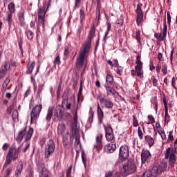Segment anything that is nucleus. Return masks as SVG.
Listing matches in <instances>:
<instances>
[{"label": "nucleus", "mask_w": 177, "mask_h": 177, "mask_svg": "<svg viewBox=\"0 0 177 177\" xmlns=\"http://www.w3.org/2000/svg\"><path fill=\"white\" fill-rule=\"evenodd\" d=\"M77 111H78V106H77V108L75 110V115H74V117H73V122H75L76 124L78 121V116H77Z\"/></svg>", "instance_id": "obj_51"}, {"label": "nucleus", "mask_w": 177, "mask_h": 177, "mask_svg": "<svg viewBox=\"0 0 177 177\" xmlns=\"http://www.w3.org/2000/svg\"><path fill=\"white\" fill-rule=\"evenodd\" d=\"M42 110V104L37 105L33 108L30 113V122H35L37 120H38V117H39V114H41V111Z\"/></svg>", "instance_id": "obj_6"}, {"label": "nucleus", "mask_w": 177, "mask_h": 177, "mask_svg": "<svg viewBox=\"0 0 177 177\" xmlns=\"http://www.w3.org/2000/svg\"><path fill=\"white\" fill-rule=\"evenodd\" d=\"M162 102L165 106V110H168V100H167V97L165 95L163 97Z\"/></svg>", "instance_id": "obj_47"}, {"label": "nucleus", "mask_w": 177, "mask_h": 177, "mask_svg": "<svg viewBox=\"0 0 177 177\" xmlns=\"http://www.w3.org/2000/svg\"><path fill=\"white\" fill-rule=\"evenodd\" d=\"M57 132L59 135H68V130L66 128V124L64 123L59 124L57 127Z\"/></svg>", "instance_id": "obj_15"}, {"label": "nucleus", "mask_w": 177, "mask_h": 177, "mask_svg": "<svg viewBox=\"0 0 177 177\" xmlns=\"http://www.w3.org/2000/svg\"><path fill=\"white\" fill-rule=\"evenodd\" d=\"M105 130V138L108 142L111 141V125L108 124L107 126H104Z\"/></svg>", "instance_id": "obj_16"}, {"label": "nucleus", "mask_w": 177, "mask_h": 177, "mask_svg": "<svg viewBox=\"0 0 177 177\" xmlns=\"http://www.w3.org/2000/svg\"><path fill=\"white\" fill-rule=\"evenodd\" d=\"M25 34H26L28 39H29V41L32 40V38H34V32H32V31H31L30 30H26L25 32Z\"/></svg>", "instance_id": "obj_37"}, {"label": "nucleus", "mask_w": 177, "mask_h": 177, "mask_svg": "<svg viewBox=\"0 0 177 177\" xmlns=\"http://www.w3.org/2000/svg\"><path fill=\"white\" fill-rule=\"evenodd\" d=\"M55 142L53 140H50L47 145L46 146L45 151H44V156L46 158H49L52 154H53L55 151Z\"/></svg>", "instance_id": "obj_8"}, {"label": "nucleus", "mask_w": 177, "mask_h": 177, "mask_svg": "<svg viewBox=\"0 0 177 177\" xmlns=\"http://www.w3.org/2000/svg\"><path fill=\"white\" fill-rule=\"evenodd\" d=\"M53 115V109L52 107H49L48 109L47 114L46 116V121H48L49 122L50 121V120L52 119Z\"/></svg>", "instance_id": "obj_26"}, {"label": "nucleus", "mask_w": 177, "mask_h": 177, "mask_svg": "<svg viewBox=\"0 0 177 177\" xmlns=\"http://www.w3.org/2000/svg\"><path fill=\"white\" fill-rule=\"evenodd\" d=\"M111 67H116L117 71L116 73L118 75H122V73L124 71V67L121 66L118 64V59H113L111 62Z\"/></svg>", "instance_id": "obj_11"}, {"label": "nucleus", "mask_w": 177, "mask_h": 177, "mask_svg": "<svg viewBox=\"0 0 177 177\" xmlns=\"http://www.w3.org/2000/svg\"><path fill=\"white\" fill-rule=\"evenodd\" d=\"M151 156V153H150V151L147 149H142L141 152V161L142 164H145L147 159Z\"/></svg>", "instance_id": "obj_14"}, {"label": "nucleus", "mask_w": 177, "mask_h": 177, "mask_svg": "<svg viewBox=\"0 0 177 177\" xmlns=\"http://www.w3.org/2000/svg\"><path fill=\"white\" fill-rule=\"evenodd\" d=\"M136 63L137 65H136L135 67H137V68H139V67L143 68V62H142V61L140 60V55H138V56L136 57Z\"/></svg>", "instance_id": "obj_40"}, {"label": "nucleus", "mask_w": 177, "mask_h": 177, "mask_svg": "<svg viewBox=\"0 0 177 177\" xmlns=\"http://www.w3.org/2000/svg\"><path fill=\"white\" fill-rule=\"evenodd\" d=\"M71 128H72V135H77V133H78V129H77V123L72 122Z\"/></svg>", "instance_id": "obj_38"}, {"label": "nucleus", "mask_w": 177, "mask_h": 177, "mask_svg": "<svg viewBox=\"0 0 177 177\" xmlns=\"http://www.w3.org/2000/svg\"><path fill=\"white\" fill-rule=\"evenodd\" d=\"M158 133H159V135H160V137L162 138V140L167 138V135H165V131L164 130L162 131L158 130Z\"/></svg>", "instance_id": "obj_53"}, {"label": "nucleus", "mask_w": 177, "mask_h": 177, "mask_svg": "<svg viewBox=\"0 0 177 177\" xmlns=\"http://www.w3.org/2000/svg\"><path fill=\"white\" fill-rule=\"evenodd\" d=\"M6 20L9 26V27L12 26V23H13V14L8 12L7 14V17Z\"/></svg>", "instance_id": "obj_27"}, {"label": "nucleus", "mask_w": 177, "mask_h": 177, "mask_svg": "<svg viewBox=\"0 0 177 177\" xmlns=\"http://www.w3.org/2000/svg\"><path fill=\"white\" fill-rule=\"evenodd\" d=\"M12 118L14 122H19V111L17 110H14L12 113Z\"/></svg>", "instance_id": "obj_34"}, {"label": "nucleus", "mask_w": 177, "mask_h": 177, "mask_svg": "<svg viewBox=\"0 0 177 177\" xmlns=\"http://www.w3.org/2000/svg\"><path fill=\"white\" fill-rule=\"evenodd\" d=\"M138 135L139 139L142 140V139H143V132L142 131V129L140 128V127H138Z\"/></svg>", "instance_id": "obj_49"}, {"label": "nucleus", "mask_w": 177, "mask_h": 177, "mask_svg": "<svg viewBox=\"0 0 177 177\" xmlns=\"http://www.w3.org/2000/svg\"><path fill=\"white\" fill-rule=\"evenodd\" d=\"M9 71L6 68H5L3 66L0 68V80H2V78H5L6 77V73Z\"/></svg>", "instance_id": "obj_30"}, {"label": "nucleus", "mask_w": 177, "mask_h": 177, "mask_svg": "<svg viewBox=\"0 0 177 177\" xmlns=\"http://www.w3.org/2000/svg\"><path fill=\"white\" fill-rule=\"evenodd\" d=\"M63 135V143H64V146H67L68 143V134H66L64 136V134Z\"/></svg>", "instance_id": "obj_45"}, {"label": "nucleus", "mask_w": 177, "mask_h": 177, "mask_svg": "<svg viewBox=\"0 0 177 177\" xmlns=\"http://www.w3.org/2000/svg\"><path fill=\"white\" fill-rule=\"evenodd\" d=\"M111 144H107L106 145L104 146V150L105 151V153H111V145H110Z\"/></svg>", "instance_id": "obj_46"}, {"label": "nucleus", "mask_w": 177, "mask_h": 177, "mask_svg": "<svg viewBox=\"0 0 177 177\" xmlns=\"http://www.w3.org/2000/svg\"><path fill=\"white\" fill-rule=\"evenodd\" d=\"M82 160L84 167H86V156L84 152H82Z\"/></svg>", "instance_id": "obj_56"}, {"label": "nucleus", "mask_w": 177, "mask_h": 177, "mask_svg": "<svg viewBox=\"0 0 177 177\" xmlns=\"http://www.w3.org/2000/svg\"><path fill=\"white\" fill-rule=\"evenodd\" d=\"M164 121L167 124H169L171 121V116L169 115V113H168V109H165V118Z\"/></svg>", "instance_id": "obj_36"}, {"label": "nucleus", "mask_w": 177, "mask_h": 177, "mask_svg": "<svg viewBox=\"0 0 177 177\" xmlns=\"http://www.w3.org/2000/svg\"><path fill=\"white\" fill-rule=\"evenodd\" d=\"M19 20L20 23H23V21H24V11L23 10L19 11Z\"/></svg>", "instance_id": "obj_43"}, {"label": "nucleus", "mask_w": 177, "mask_h": 177, "mask_svg": "<svg viewBox=\"0 0 177 177\" xmlns=\"http://www.w3.org/2000/svg\"><path fill=\"white\" fill-rule=\"evenodd\" d=\"M135 70L137 73V77H139V78H140V80H143V78H145V76L143 75V74H144L143 68L135 67Z\"/></svg>", "instance_id": "obj_25"}, {"label": "nucleus", "mask_w": 177, "mask_h": 177, "mask_svg": "<svg viewBox=\"0 0 177 177\" xmlns=\"http://www.w3.org/2000/svg\"><path fill=\"white\" fill-rule=\"evenodd\" d=\"M55 66L57 65H60V63H61V61H60V55H59V54H57L55 55V58L54 59V62H53Z\"/></svg>", "instance_id": "obj_42"}, {"label": "nucleus", "mask_w": 177, "mask_h": 177, "mask_svg": "<svg viewBox=\"0 0 177 177\" xmlns=\"http://www.w3.org/2000/svg\"><path fill=\"white\" fill-rule=\"evenodd\" d=\"M168 30V26L167 25V19H165L163 24V28L162 31V37L160 41H165V38H167V31Z\"/></svg>", "instance_id": "obj_18"}, {"label": "nucleus", "mask_w": 177, "mask_h": 177, "mask_svg": "<svg viewBox=\"0 0 177 177\" xmlns=\"http://www.w3.org/2000/svg\"><path fill=\"white\" fill-rule=\"evenodd\" d=\"M152 174H156V176H157V174H161L162 171L161 170V167L159 166H153L152 167L151 171H150Z\"/></svg>", "instance_id": "obj_33"}, {"label": "nucleus", "mask_w": 177, "mask_h": 177, "mask_svg": "<svg viewBox=\"0 0 177 177\" xmlns=\"http://www.w3.org/2000/svg\"><path fill=\"white\" fill-rule=\"evenodd\" d=\"M129 157V148L128 145H124L120 148L119 158L120 160H127Z\"/></svg>", "instance_id": "obj_9"}, {"label": "nucleus", "mask_w": 177, "mask_h": 177, "mask_svg": "<svg viewBox=\"0 0 177 177\" xmlns=\"http://www.w3.org/2000/svg\"><path fill=\"white\" fill-rule=\"evenodd\" d=\"M80 20L82 21L85 19V12H84V10H80Z\"/></svg>", "instance_id": "obj_60"}, {"label": "nucleus", "mask_w": 177, "mask_h": 177, "mask_svg": "<svg viewBox=\"0 0 177 177\" xmlns=\"http://www.w3.org/2000/svg\"><path fill=\"white\" fill-rule=\"evenodd\" d=\"M176 162V156L174 153H170L169 158V165L171 167H174Z\"/></svg>", "instance_id": "obj_24"}, {"label": "nucleus", "mask_w": 177, "mask_h": 177, "mask_svg": "<svg viewBox=\"0 0 177 177\" xmlns=\"http://www.w3.org/2000/svg\"><path fill=\"white\" fill-rule=\"evenodd\" d=\"M41 27L45 31V18H38L37 32H41Z\"/></svg>", "instance_id": "obj_17"}, {"label": "nucleus", "mask_w": 177, "mask_h": 177, "mask_svg": "<svg viewBox=\"0 0 177 177\" xmlns=\"http://www.w3.org/2000/svg\"><path fill=\"white\" fill-rule=\"evenodd\" d=\"M9 147H10V145L9 143H4L2 147V150H3V151H6Z\"/></svg>", "instance_id": "obj_58"}, {"label": "nucleus", "mask_w": 177, "mask_h": 177, "mask_svg": "<svg viewBox=\"0 0 177 177\" xmlns=\"http://www.w3.org/2000/svg\"><path fill=\"white\" fill-rule=\"evenodd\" d=\"M89 114H90V116L88 118V121L90 122H92V121H93V111H90Z\"/></svg>", "instance_id": "obj_64"}, {"label": "nucleus", "mask_w": 177, "mask_h": 177, "mask_svg": "<svg viewBox=\"0 0 177 177\" xmlns=\"http://www.w3.org/2000/svg\"><path fill=\"white\" fill-rule=\"evenodd\" d=\"M114 139V136L112 137V142H111V150H113V151H115V149H117V144L113 141Z\"/></svg>", "instance_id": "obj_54"}, {"label": "nucleus", "mask_w": 177, "mask_h": 177, "mask_svg": "<svg viewBox=\"0 0 177 177\" xmlns=\"http://www.w3.org/2000/svg\"><path fill=\"white\" fill-rule=\"evenodd\" d=\"M136 41L140 44V30H136Z\"/></svg>", "instance_id": "obj_50"}, {"label": "nucleus", "mask_w": 177, "mask_h": 177, "mask_svg": "<svg viewBox=\"0 0 177 177\" xmlns=\"http://www.w3.org/2000/svg\"><path fill=\"white\" fill-rule=\"evenodd\" d=\"M96 146H95V149L97 150H102V149L103 148V146L102 145V139H100V138L99 137V136H96Z\"/></svg>", "instance_id": "obj_28"}, {"label": "nucleus", "mask_w": 177, "mask_h": 177, "mask_svg": "<svg viewBox=\"0 0 177 177\" xmlns=\"http://www.w3.org/2000/svg\"><path fill=\"white\" fill-rule=\"evenodd\" d=\"M8 10L9 13L14 14L16 12V6L15 5V3H10L8 4Z\"/></svg>", "instance_id": "obj_35"}, {"label": "nucleus", "mask_w": 177, "mask_h": 177, "mask_svg": "<svg viewBox=\"0 0 177 177\" xmlns=\"http://www.w3.org/2000/svg\"><path fill=\"white\" fill-rule=\"evenodd\" d=\"M154 37L161 41V38H162V33L159 34V33L155 32Z\"/></svg>", "instance_id": "obj_62"}, {"label": "nucleus", "mask_w": 177, "mask_h": 177, "mask_svg": "<svg viewBox=\"0 0 177 177\" xmlns=\"http://www.w3.org/2000/svg\"><path fill=\"white\" fill-rule=\"evenodd\" d=\"M145 142H147L149 146V147H151L153 145H154V139L150 136H146L145 137Z\"/></svg>", "instance_id": "obj_29"}, {"label": "nucleus", "mask_w": 177, "mask_h": 177, "mask_svg": "<svg viewBox=\"0 0 177 177\" xmlns=\"http://www.w3.org/2000/svg\"><path fill=\"white\" fill-rule=\"evenodd\" d=\"M54 115L55 116V118H54V121H59V120H62V117L63 115L62 106L55 107Z\"/></svg>", "instance_id": "obj_12"}, {"label": "nucleus", "mask_w": 177, "mask_h": 177, "mask_svg": "<svg viewBox=\"0 0 177 177\" xmlns=\"http://www.w3.org/2000/svg\"><path fill=\"white\" fill-rule=\"evenodd\" d=\"M46 6H43L39 9L38 18L45 19V15H46Z\"/></svg>", "instance_id": "obj_21"}, {"label": "nucleus", "mask_w": 177, "mask_h": 177, "mask_svg": "<svg viewBox=\"0 0 177 177\" xmlns=\"http://www.w3.org/2000/svg\"><path fill=\"white\" fill-rule=\"evenodd\" d=\"M139 125V122L138 121V118L136 116L133 115V127L136 128Z\"/></svg>", "instance_id": "obj_48"}, {"label": "nucleus", "mask_w": 177, "mask_h": 177, "mask_svg": "<svg viewBox=\"0 0 177 177\" xmlns=\"http://www.w3.org/2000/svg\"><path fill=\"white\" fill-rule=\"evenodd\" d=\"M9 71L6 68H5L3 66L0 68V80H2V78H5L6 77V73Z\"/></svg>", "instance_id": "obj_31"}, {"label": "nucleus", "mask_w": 177, "mask_h": 177, "mask_svg": "<svg viewBox=\"0 0 177 177\" xmlns=\"http://www.w3.org/2000/svg\"><path fill=\"white\" fill-rule=\"evenodd\" d=\"M10 82V79H9V77H6V79L4 80L3 83V86H8Z\"/></svg>", "instance_id": "obj_61"}, {"label": "nucleus", "mask_w": 177, "mask_h": 177, "mask_svg": "<svg viewBox=\"0 0 177 177\" xmlns=\"http://www.w3.org/2000/svg\"><path fill=\"white\" fill-rule=\"evenodd\" d=\"M93 35H95V29L92 28L89 32L86 41L80 48L76 62V67L77 68H82V66H84V60H85V56L89 53V49H91L92 45V38H93Z\"/></svg>", "instance_id": "obj_1"}, {"label": "nucleus", "mask_w": 177, "mask_h": 177, "mask_svg": "<svg viewBox=\"0 0 177 177\" xmlns=\"http://www.w3.org/2000/svg\"><path fill=\"white\" fill-rule=\"evenodd\" d=\"M108 28H107V30L105 32V36L104 37V39H106V38H107V34H109V32L110 31L111 28V24L110 23L107 24Z\"/></svg>", "instance_id": "obj_59"}, {"label": "nucleus", "mask_w": 177, "mask_h": 177, "mask_svg": "<svg viewBox=\"0 0 177 177\" xmlns=\"http://www.w3.org/2000/svg\"><path fill=\"white\" fill-rule=\"evenodd\" d=\"M42 91H44V84H39L37 90V96L39 97H41V93H42Z\"/></svg>", "instance_id": "obj_44"}, {"label": "nucleus", "mask_w": 177, "mask_h": 177, "mask_svg": "<svg viewBox=\"0 0 177 177\" xmlns=\"http://www.w3.org/2000/svg\"><path fill=\"white\" fill-rule=\"evenodd\" d=\"M143 177H157L156 174L149 171H145L142 174Z\"/></svg>", "instance_id": "obj_41"}, {"label": "nucleus", "mask_w": 177, "mask_h": 177, "mask_svg": "<svg viewBox=\"0 0 177 177\" xmlns=\"http://www.w3.org/2000/svg\"><path fill=\"white\" fill-rule=\"evenodd\" d=\"M176 80H177V78L176 77H172V79H171V86H172V88H174V89H177V88H176Z\"/></svg>", "instance_id": "obj_55"}, {"label": "nucleus", "mask_w": 177, "mask_h": 177, "mask_svg": "<svg viewBox=\"0 0 177 177\" xmlns=\"http://www.w3.org/2000/svg\"><path fill=\"white\" fill-rule=\"evenodd\" d=\"M108 95H111V75L107 73L106 77V84L104 85Z\"/></svg>", "instance_id": "obj_10"}, {"label": "nucleus", "mask_w": 177, "mask_h": 177, "mask_svg": "<svg viewBox=\"0 0 177 177\" xmlns=\"http://www.w3.org/2000/svg\"><path fill=\"white\" fill-rule=\"evenodd\" d=\"M20 151H21V145L16 147V145L13 144L8 149L6 157V161L3 166V169H5L8 168V165H9L12 161H16L18 160L20 156Z\"/></svg>", "instance_id": "obj_2"}, {"label": "nucleus", "mask_w": 177, "mask_h": 177, "mask_svg": "<svg viewBox=\"0 0 177 177\" xmlns=\"http://www.w3.org/2000/svg\"><path fill=\"white\" fill-rule=\"evenodd\" d=\"M97 115L99 118L100 122L102 123L104 115H103V111H102V108H100V105H99V104H97Z\"/></svg>", "instance_id": "obj_32"}, {"label": "nucleus", "mask_w": 177, "mask_h": 177, "mask_svg": "<svg viewBox=\"0 0 177 177\" xmlns=\"http://www.w3.org/2000/svg\"><path fill=\"white\" fill-rule=\"evenodd\" d=\"M113 121L121 122V116H120V113L115 114L113 115Z\"/></svg>", "instance_id": "obj_52"}, {"label": "nucleus", "mask_w": 177, "mask_h": 177, "mask_svg": "<svg viewBox=\"0 0 177 177\" xmlns=\"http://www.w3.org/2000/svg\"><path fill=\"white\" fill-rule=\"evenodd\" d=\"M173 132L174 131H169L167 142H169V140H174V135H172Z\"/></svg>", "instance_id": "obj_63"}, {"label": "nucleus", "mask_w": 177, "mask_h": 177, "mask_svg": "<svg viewBox=\"0 0 177 177\" xmlns=\"http://www.w3.org/2000/svg\"><path fill=\"white\" fill-rule=\"evenodd\" d=\"M142 6L143 4L140 2H138L137 4L136 9L135 10L137 15L136 24L137 26H140L143 23V10H142Z\"/></svg>", "instance_id": "obj_7"}, {"label": "nucleus", "mask_w": 177, "mask_h": 177, "mask_svg": "<svg viewBox=\"0 0 177 177\" xmlns=\"http://www.w3.org/2000/svg\"><path fill=\"white\" fill-rule=\"evenodd\" d=\"M100 103L102 104H104L105 107L107 109H111V100H106L103 97L100 98Z\"/></svg>", "instance_id": "obj_23"}, {"label": "nucleus", "mask_w": 177, "mask_h": 177, "mask_svg": "<svg viewBox=\"0 0 177 177\" xmlns=\"http://www.w3.org/2000/svg\"><path fill=\"white\" fill-rule=\"evenodd\" d=\"M23 168H24V163L23 160H19L15 170V176L19 177L21 175V171H23Z\"/></svg>", "instance_id": "obj_13"}, {"label": "nucleus", "mask_w": 177, "mask_h": 177, "mask_svg": "<svg viewBox=\"0 0 177 177\" xmlns=\"http://www.w3.org/2000/svg\"><path fill=\"white\" fill-rule=\"evenodd\" d=\"M161 71L163 73V75H167L168 74V65H167V64H162Z\"/></svg>", "instance_id": "obj_39"}, {"label": "nucleus", "mask_w": 177, "mask_h": 177, "mask_svg": "<svg viewBox=\"0 0 177 177\" xmlns=\"http://www.w3.org/2000/svg\"><path fill=\"white\" fill-rule=\"evenodd\" d=\"M34 67H35V61L31 62H28L26 66L27 71L26 74H32V70H34Z\"/></svg>", "instance_id": "obj_22"}, {"label": "nucleus", "mask_w": 177, "mask_h": 177, "mask_svg": "<svg viewBox=\"0 0 177 177\" xmlns=\"http://www.w3.org/2000/svg\"><path fill=\"white\" fill-rule=\"evenodd\" d=\"M151 106H153L155 111L157 113V111L158 110V100H157V96L151 97Z\"/></svg>", "instance_id": "obj_19"}, {"label": "nucleus", "mask_w": 177, "mask_h": 177, "mask_svg": "<svg viewBox=\"0 0 177 177\" xmlns=\"http://www.w3.org/2000/svg\"><path fill=\"white\" fill-rule=\"evenodd\" d=\"M119 169L122 176H128L129 175L135 174L136 171V164L135 161L130 159L126 163L122 165L119 167Z\"/></svg>", "instance_id": "obj_4"}, {"label": "nucleus", "mask_w": 177, "mask_h": 177, "mask_svg": "<svg viewBox=\"0 0 177 177\" xmlns=\"http://www.w3.org/2000/svg\"><path fill=\"white\" fill-rule=\"evenodd\" d=\"M32 133H34V130L31 128H30L28 131L26 129H22L19 132L18 136L17 137V139H16L17 141L21 143L24 138L26 140L25 147L23 149L24 153H26V151H27L28 149L30 148V142L27 140H30V139H31V136H32Z\"/></svg>", "instance_id": "obj_3"}, {"label": "nucleus", "mask_w": 177, "mask_h": 177, "mask_svg": "<svg viewBox=\"0 0 177 177\" xmlns=\"http://www.w3.org/2000/svg\"><path fill=\"white\" fill-rule=\"evenodd\" d=\"M37 169L39 174V177H49L50 175V172H49L48 168L45 167V163H37Z\"/></svg>", "instance_id": "obj_5"}, {"label": "nucleus", "mask_w": 177, "mask_h": 177, "mask_svg": "<svg viewBox=\"0 0 177 177\" xmlns=\"http://www.w3.org/2000/svg\"><path fill=\"white\" fill-rule=\"evenodd\" d=\"M167 24L169 25V27H171V14L169 13V11L167 12Z\"/></svg>", "instance_id": "obj_57"}, {"label": "nucleus", "mask_w": 177, "mask_h": 177, "mask_svg": "<svg viewBox=\"0 0 177 177\" xmlns=\"http://www.w3.org/2000/svg\"><path fill=\"white\" fill-rule=\"evenodd\" d=\"M6 70L10 71L12 70V67H16V62H6L2 66Z\"/></svg>", "instance_id": "obj_20"}]
</instances>
